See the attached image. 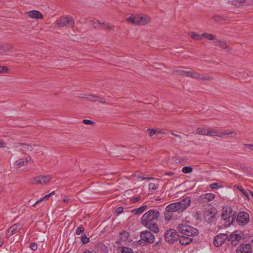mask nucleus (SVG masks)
<instances>
[{
	"mask_svg": "<svg viewBox=\"0 0 253 253\" xmlns=\"http://www.w3.org/2000/svg\"><path fill=\"white\" fill-rule=\"evenodd\" d=\"M137 243L139 245H142V246L146 245V244H147V243L145 242V241L141 238L140 240H139L137 241Z\"/></svg>",
	"mask_w": 253,
	"mask_h": 253,
	"instance_id": "obj_51",
	"label": "nucleus"
},
{
	"mask_svg": "<svg viewBox=\"0 0 253 253\" xmlns=\"http://www.w3.org/2000/svg\"><path fill=\"white\" fill-rule=\"evenodd\" d=\"M43 200H44V199H43V198H41L39 200H37L36 201V202L34 204H33L32 206H34L35 205L39 204L40 202H42V201Z\"/></svg>",
	"mask_w": 253,
	"mask_h": 253,
	"instance_id": "obj_57",
	"label": "nucleus"
},
{
	"mask_svg": "<svg viewBox=\"0 0 253 253\" xmlns=\"http://www.w3.org/2000/svg\"><path fill=\"white\" fill-rule=\"evenodd\" d=\"M122 253H134V252L131 249L123 247L122 249Z\"/></svg>",
	"mask_w": 253,
	"mask_h": 253,
	"instance_id": "obj_40",
	"label": "nucleus"
},
{
	"mask_svg": "<svg viewBox=\"0 0 253 253\" xmlns=\"http://www.w3.org/2000/svg\"><path fill=\"white\" fill-rule=\"evenodd\" d=\"M177 230L180 236V243L182 245H187L191 243L193 240V237L198 235V230L189 225L181 223L177 227Z\"/></svg>",
	"mask_w": 253,
	"mask_h": 253,
	"instance_id": "obj_2",
	"label": "nucleus"
},
{
	"mask_svg": "<svg viewBox=\"0 0 253 253\" xmlns=\"http://www.w3.org/2000/svg\"><path fill=\"white\" fill-rule=\"evenodd\" d=\"M213 79V78L210 76H205L201 74V77L199 80L203 81H211Z\"/></svg>",
	"mask_w": 253,
	"mask_h": 253,
	"instance_id": "obj_37",
	"label": "nucleus"
},
{
	"mask_svg": "<svg viewBox=\"0 0 253 253\" xmlns=\"http://www.w3.org/2000/svg\"><path fill=\"white\" fill-rule=\"evenodd\" d=\"M89 96V94H84L83 96L81 97L82 98H84L87 100L88 97Z\"/></svg>",
	"mask_w": 253,
	"mask_h": 253,
	"instance_id": "obj_60",
	"label": "nucleus"
},
{
	"mask_svg": "<svg viewBox=\"0 0 253 253\" xmlns=\"http://www.w3.org/2000/svg\"><path fill=\"white\" fill-rule=\"evenodd\" d=\"M56 23L59 27L68 26L72 27L74 26L75 21L72 17L68 15L61 16L56 20Z\"/></svg>",
	"mask_w": 253,
	"mask_h": 253,
	"instance_id": "obj_8",
	"label": "nucleus"
},
{
	"mask_svg": "<svg viewBox=\"0 0 253 253\" xmlns=\"http://www.w3.org/2000/svg\"><path fill=\"white\" fill-rule=\"evenodd\" d=\"M237 133L235 131H232L229 129L217 130V135L216 136L223 137L225 135H229L230 137H234Z\"/></svg>",
	"mask_w": 253,
	"mask_h": 253,
	"instance_id": "obj_17",
	"label": "nucleus"
},
{
	"mask_svg": "<svg viewBox=\"0 0 253 253\" xmlns=\"http://www.w3.org/2000/svg\"><path fill=\"white\" fill-rule=\"evenodd\" d=\"M99 102L102 103V104H106V100L103 98H101V97H99V98H98V100Z\"/></svg>",
	"mask_w": 253,
	"mask_h": 253,
	"instance_id": "obj_54",
	"label": "nucleus"
},
{
	"mask_svg": "<svg viewBox=\"0 0 253 253\" xmlns=\"http://www.w3.org/2000/svg\"><path fill=\"white\" fill-rule=\"evenodd\" d=\"M163 237H159V240L157 241L153 245V248L155 250H159L161 247H163Z\"/></svg>",
	"mask_w": 253,
	"mask_h": 253,
	"instance_id": "obj_25",
	"label": "nucleus"
},
{
	"mask_svg": "<svg viewBox=\"0 0 253 253\" xmlns=\"http://www.w3.org/2000/svg\"><path fill=\"white\" fill-rule=\"evenodd\" d=\"M84 253H92V252L88 250H86Z\"/></svg>",
	"mask_w": 253,
	"mask_h": 253,
	"instance_id": "obj_62",
	"label": "nucleus"
},
{
	"mask_svg": "<svg viewBox=\"0 0 253 253\" xmlns=\"http://www.w3.org/2000/svg\"><path fill=\"white\" fill-rule=\"evenodd\" d=\"M28 163V159L26 157H23L17 160L14 162V165L17 168H21L22 167L26 166Z\"/></svg>",
	"mask_w": 253,
	"mask_h": 253,
	"instance_id": "obj_20",
	"label": "nucleus"
},
{
	"mask_svg": "<svg viewBox=\"0 0 253 253\" xmlns=\"http://www.w3.org/2000/svg\"><path fill=\"white\" fill-rule=\"evenodd\" d=\"M202 36H203V37H205L208 40H213L214 39V36L213 35L208 33H204L202 34Z\"/></svg>",
	"mask_w": 253,
	"mask_h": 253,
	"instance_id": "obj_35",
	"label": "nucleus"
},
{
	"mask_svg": "<svg viewBox=\"0 0 253 253\" xmlns=\"http://www.w3.org/2000/svg\"><path fill=\"white\" fill-rule=\"evenodd\" d=\"M192 73H193V72L186 71V77H192Z\"/></svg>",
	"mask_w": 253,
	"mask_h": 253,
	"instance_id": "obj_56",
	"label": "nucleus"
},
{
	"mask_svg": "<svg viewBox=\"0 0 253 253\" xmlns=\"http://www.w3.org/2000/svg\"><path fill=\"white\" fill-rule=\"evenodd\" d=\"M201 77V74H199L197 72H193L192 73V78L195 79L196 80H200Z\"/></svg>",
	"mask_w": 253,
	"mask_h": 253,
	"instance_id": "obj_44",
	"label": "nucleus"
},
{
	"mask_svg": "<svg viewBox=\"0 0 253 253\" xmlns=\"http://www.w3.org/2000/svg\"><path fill=\"white\" fill-rule=\"evenodd\" d=\"M160 213L158 210L152 209L146 212L141 217V224L155 233H158L160 229L157 224Z\"/></svg>",
	"mask_w": 253,
	"mask_h": 253,
	"instance_id": "obj_1",
	"label": "nucleus"
},
{
	"mask_svg": "<svg viewBox=\"0 0 253 253\" xmlns=\"http://www.w3.org/2000/svg\"><path fill=\"white\" fill-rule=\"evenodd\" d=\"M236 219L239 225H245L249 222V214L245 211H240L236 214Z\"/></svg>",
	"mask_w": 253,
	"mask_h": 253,
	"instance_id": "obj_9",
	"label": "nucleus"
},
{
	"mask_svg": "<svg viewBox=\"0 0 253 253\" xmlns=\"http://www.w3.org/2000/svg\"><path fill=\"white\" fill-rule=\"evenodd\" d=\"M203 37V36H202V34H197L195 32H192L191 34V38L197 41L201 40Z\"/></svg>",
	"mask_w": 253,
	"mask_h": 253,
	"instance_id": "obj_29",
	"label": "nucleus"
},
{
	"mask_svg": "<svg viewBox=\"0 0 253 253\" xmlns=\"http://www.w3.org/2000/svg\"><path fill=\"white\" fill-rule=\"evenodd\" d=\"M140 200V196H138V197H133L132 200H131V201L133 203H136L137 202H138L139 200Z\"/></svg>",
	"mask_w": 253,
	"mask_h": 253,
	"instance_id": "obj_53",
	"label": "nucleus"
},
{
	"mask_svg": "<svg viewBox=\"0 0 253 253\" xmlns=\"http://www.w3.org/2000/svg\"><path fill=\"white\" fill-rule=\"evenodd\" d=\"M84 228L82 225L78 226L76 230V234L77 235H80L82 233L84 232Z\"/></svg>",
	"mask_w": 253,
	"mask_h": 253,
	"instance_id": "obj_34",
	"label": "nucleus"
},
{
	"mask_svg": "<svg viewBox=\"0 0 253 253\" xmlns=\"http://www.w3.org/2000/svg\"><path fill=\"white\" fill-rule=\"evenodd\" d=\"M30 248L32 251H36L38 249V245L35 242H32L30 243Z\"/></svg>",
	"mask_w": 253,
	"mask_h": 253,
	"instance_id": "obj_43",
	"label": "nucleus"
},
{
	"mask_svg": "<svg viewBox=\"0 0 253 253\" xmlns=\"http://www.w3.org/2000/svg\"><path fill=\"white\" fill-rule=\"evenodd\" d=\"M83 122L84 123V124H85V125H94L95 123L94 122H93V121H91V120H87V119H84L83 120Z\"/></svg>",
	"mask_w": 253,
	"mask_h": 253,
	"instance_id": "obj_47",
	"label": "nucleus"
},
{
	"mask_svg": "<svg viewBox=\"0 0 253 253\" xmlns=\"http://www.w3.org/2000/svg\"><path fill=\"white\" fill-rule=\"evenodd\" d=\"M162 133V132L161 131L156 130V134H158V133H159V134H161V133Z\"/></svg>",
	"mask_w": 253,
	"mask_h": 253,
	"instance_id": "obj_63",
	"label": "nucleus"
},
{
	"mask_svg": "<svg viewBox=\"0 0 253 253\" xmlns=\"http://www.w3.org/2000/svg\"><path fill=\"white\" fill-rule=\"evenodd\" d=\"M89 96V94H84L83 96L81 97L82 98H84L87 100L88 97Z\"/></svg>",
	"mask_w": 253,
	"mask_h": 253,
	"instance_id": "obj_59",
	"label": "nucleus"
},
{
	"mask_svg": "<svg viewBox=\"0 0 253 253\" xmlns=\"http://www.w3.org/2000/svg\"><path fill=\"white\" fill-rule=\"evenodd\" d=\"M208 129L203 127H198L196 129V132L199 134L207 135Z\"/></svg>",
	"mask_w": 253,
	"mask_h": 253,
	"instance_id": "obj_30",
	"label": "nucleus"
},
{
	"mask_svg": "<svg viewBox=\"0 0 253 253\" xmlns=\"http://www.w3.org/2000/svg\"><path fill=\"white\" fill-rule=\"evenodd\" d=\"M6 143L3 141H0V148H5L6 147Z\"/></svg>",
	"mask_w": 253,
	"mask_h": 253,
	"instance_id": "obj_55",
	"label": "nucleus"
},
{
	"mask_svg": "<svg viewBox=\"0 0 253 253\" xmlns=\"http://www.w3.org/2000/svg\"><path fill=\"white\" fill-rule=\"evenodd\" d=\"M173 212L171 210H168L167 206L164 213L165 219L168 221H170L173 217Z\"/></svg>",
	"mask_w": 253,
	"mask_h": 253,
	"instance_id": "obj_24",
	"label": "nucleus"
},
{
	"mask_svg": "<svg viewBox=\"0 0 253 253\" xmlns=\"http://www.w3.org/2000/svg\"><path fill=\"white\" fill-rule=\"evenodd\" d=\"M204 207V218L208 222L211 223L215 219V216L217 213V210L216 208L211 204H205Z\"/></svg>",
	"mask_w": 253,
	"mask_h": 253,
	"instance_id": "obj_6",
	"label": "nucleus"
},
{
	"mask_svg": "<svg viewBox=\"0 0 253 253\" xmlns=\"http://www.w3.org/2000/svg\"><path fill=\"white\" fill-rule=\"evenodd\" d=\"M210 187L212 189H217L221 187V186L218 183H212L210 184Z\"/></svg>",
	"mask_w": 253,
	"mask_h": 253,
	"instance_id": "obj_39",
	"label": "nucleus"
},
{
	"mask_svg": "<svg viewBox=\"0 0 253 253\" xmlns=\"http://www.w3.org/2000/svg\"><path fill=\"white\" fill-rule=\"evenodd\" d=\"M146 131L148 133L150 136H152L154 134H156V130L154 128H148Z\"/></svg>",
	"mask_w": 253,
	"mask_h": 253,
	"instance_id": "obj_42",
	"label": "nucleus"
},
{
	"mask_svg": "<svg viewBox=\"0 0 253 253\" xmlns=\"http://www.w3.org/2000/svg\"><path fill=\"white\" fill-rule=\"evenodd\" d=\"M244 145L250 149L251 151H253V144H244Z\"/></svg>",
	"mask_w": 253,
	"mask_h": 253,
	"instance_id": "obj_52",
	"label": "nucleus"
},
{
	"mask_svg": "<svg viewBox=\"0 0 253 253\" xmlns=\"http://www.w3.org/2000/svg\"><path fill=\"white\" fill-rule=\"evenodd\" d=\"M158 188V186L154 183H150L149 184V189L150 191L153 192Z\"/></svg>",
	"mask_w": 253,
	"mask_h": 253,
	"instance_id": "obj_38",
	"label": "nucleus"
},
{
	"mask_svg": "<svg viewBox=\"0 0 253 253\" xmlns=\"http://www.w3.org/2000/svg\"><path fill=\"white\" fill-rule=\"evenodd\" d=\"M217 135V130L212 129H208L207 132V135L208 136H216Z\"/></svg>",
	"mask_w": 253,
	"mask_h": 253,
	"instance_id": "obj_33",
	"label": "nucleus"
},
{
	"mask_svg": "<svg viewBox=\"0 0 253 253\" xmlns=\"http://www.w3.org/2000/svg\"><path fill=\"white\" fill-rule=\"evenodd\" d=\"M236 211H233L230 206H226L222 209L221 218L225 221L227 226H230L235 220Z\"/></svg>",
	"mask_w": 253,
	"mask_h": 253,
	"instance_id": "obj_4",
	"label": "nucleus"
},
{
	"mask_svg": "<svg viewBox=\"0 0 253 253\" xmlns=\"http://www.w3.org/2000/svg\"><path fill=\"white\" fill-rule=\"evenodd\" d=\"M241 192V193L246 197L247 199L249 201L250 200V196L248 193V192L242 186L240 185L235 186Z\"/></svg>",
	"mask_w": 253,
	"mask_h": 253,
	"instance_id": "obj_26",
	"label": "nucleus"
},
{
	"mask_svg": "<svg viewBox=\"0 0 253 253\" xmlns=\"http://www.w3.org/2000/svg\"><path fill=\"white\" fill-rule=\"evenodd\" d=\"M51 179V177L48 175H40L36 176L31 180V183L32 184H46Z\"/></svg>",
	"mask_w": 253,
	"mask_h": 253,
	"instance_id": "obj_11",
	"label": "nucleus"
},
{
	"mask_svg": "<svg viewBox=\"0 0 253 253\" xmlns=\"http://www.w3.org/2000/svg\"><path fill=\"white\" fill-rule=\"evenodd\" d=\"M8 71V68L6 66H0V73H5Z\"/></svg>",
	"mask_w": 253,
	"mask_h": 253,
	"instance_id": "obj_46",
	"label": "nucleus"
},
{
	"mask_svg": "<svg viewBox=\"0 0 253 253\" xmlns=\"http://www.w3.org/2000/svg\"><path fill=\"white\" fill-rule=\"evenodd\" d=\"M129 233L126 231H123L120 233V240L121 243L126 242L127 241Z\"/></svg>",
	"mask_w": 253,
	"mask_h": 253,
	"instance_id": "obj_23",
	"label": "nucleus"
},
{
	"mask_svg": "<svg viewBox=\"0 0 253 253\" xmlns=\"http://www.w3.org/2000/svg\"><path fill=\"white\" fill-rule=\"evenodd\" d=\"M212 19L213 20L217 22L225 20V18L223 16L218 14L214 15L213 16Z\"/></svg>",
	"mask_w": 253,
	"mask_h": 253,
	"instance_id": "obj_28",
	"label": "nucleus"
},
{
	"mask_svg": "<svg viewBox=\"0 0 253 253\" xmlns=\"http://www.w3.org/2000/svg\"><path fill=\"white\" fill-rule=\"evenodd\" d=\"M97 24H99L100 25H104V23H102L99 22L98 20H97L96 21H94L92 23V25L93 26V27L94 28H96L97 27Z\"/></svg>",
	"mask_w": 253,
	"mask_h": 253,
	"instance_id": "obj_49",
	"label": "nucleus"
},
{
	"mask_svg": "<svg viewBox=\"0 0 253 253\" xmlns=\"http://www.w3.org/2000/svg\"><path fill=\"white\" fill-rule=\"evenodd\" d=\"M70 201V199L69 198H64L63 199V202L64 203H68L69 202V201Z\"/></svg>",
	"mask_w": 253,
	"mask_h": 253,
	"instance_id": "obj_58",
	"label": "nucleus"
},
{
	"mask_svg": "<svg viewBox=\"0 0 253 253\" xmlns=\"http://www.w3.org/2000/svg\"><path fill=\"white\" fill-rule=\"evenodd\" d=\"M253 3L252 1H248L247 0H233L231 2L232 5L238 7H243L244 6L251 5Z\"/></svg>",
	"mask_w": 253,
	"mask_h": 253,
	"instance_id": "obj_18",
	"label": "nucleus"
},
{
	"mask_svg": "<svg viewBox=\"0 0 253 253\" xmlns=\"http://www.w3.org/2000/svg\"><path fill=\"white\" fill-rule=\"evenodd\" d=\"M55 194V191H52L51 193L48 194H46L45 195L44 197H43V199H44L45 200H48L50 197H51L52 195H54Z\"/></svg>",
	"mask_w": 253,
	"mask_h": 253,
	"instance_id": "obj_45",
	"label": "nucleus"
},
{
	"mask_svg": "<svg viewBox=\"0 0 253 253\" xmlns=\"http://www.w3.org/2000/svg\"><path fill=\"white\" fill-rule=\"evenodd\" d=\"M126 21L128 23L136 25H145L150 22L151 19L149 16L145 15L131 14L126 18Z\"/></svg>",
	"mask_w": 253,
	"mask_h": 253,
	"instance_id": "obj_5",
	"label": "nucleus"
},
{
	"mask_svg": "<svg viewBox=\"0 0 253 253\" xmlns=\"http://www.w3.org/2000/svg\"><path fill=\"white\" fill-rule=\"evenodd\" d=\"M193 169L190 166L184 167L182 169V171L184 173H190L192 172Z\"/></svg>",
	"mask_w": 253,
	"mask_h": 253,
	"instance_id": "obj_31",
	"label": "nucleus"
},
{
	"mask_svg": "<svg viewBox=\"0 0 253 253\" xmlns=\"http://www.w3.org/2000/svg\"><path fill=\"white\" fill-rule=\"evenodd\" d=\"M22 147V150L25 153H26L28 152H31L33 150V147L30 144H28L26 143H17L16 144V147Z\"/></svg>",
	"mask_w": 253,
	"mask_h": 253,
	"instance_id": "obj_21",
	"label": "nucleus"
},
{
	"mask_svg": "<svg viewBox=\"0 0 253 253\" xmlns=\"http://www.w3.org/2000/svg\"><path fill=\"white\" fill-rule=\"evenodd\" d=\"M81 241L83 244H86L89 242L90 239L89 238L87 237L85 234H84L81 236Z\"/></svg>",
	"mask_w": 253,
	"mask_h": 253,
	"instance_id": "obj_32",
	"label": "nucleus"
},
{
	"mask_svg": "<svg viewBox=\"0 0 253 253\" xmlns=\"http://www.w3.org/2000/svg\"><path fill=\"white\" fill-rule=\"evenodd\" d=\"M250 194H251V196H252L253 197V191H250Z\"/></svg>",
	"mask_w": 253,
	"mask_h": 253,
	"instance_id": "obj_64",
	"label": "nucleus"
},
{
	"mask_svg": "<svg viewBox=\"0 0 253 253\" xmlns=\"http://www.w3.org/2000/svg\"><path fill=\"white\" fill-rule=\"evenodd\" d=\"M4 241L2 238H0V247H1L3 244Z\"/></svg>",
	"mask_w": 253,
	"mask_h": 253,
	"instance_id": "obj_61",
	"label": "nucleus"
},
{
	"mask_svg": "<svg viewBox=\"0 0 253 253\" xmlns=\"http://www.w3.org/2000/svg\"><path fill=\"white\" fill-rule=\"evenodd\" d=\"M186 71L183 70H176L174 71V73L182 76H186Z\"/></svg>",
	"mask_w": 253,
	"mask_h": 253,
	"instance_id": "obj_41",
	"label": "nucleus"
},
{
	"mask_svg": "<svg viewBox=\"0 0 253 253\" xmlns=\"http://www.w3.org/2000/svg\"><path fill=\"white\" fill-rule=\"evenodd\" d=\"M148 209V206L147 205H143L138 208H135L131 211V212L135 215H139Z\"/></svg>",
	"mask_w": 253,
	"mask_h": 253,
	"instance_id": "obj_22",
	"label": "nucleus"
},
{
	"mask_svg": "<svg viewBox=\"0 0 253 253\" xmlns=\"http://www.w3.org/2000/svg\"><path fill=\"white\" fill-rule=\"evenodd\" d=\"M26 14L32 18L42 19L43 18V15L40 11L35 10L27 12Z\"/></svg>",
	"mask_w": 253,
	"mask_h": 253,
	"instance_id": "obj_19",
	"label": "nucleus"
},
{
	"mask_svg": "<svg viewBox=\"0 0 253 253\" xmlns=\"http://www.w3.org/2000/svg\"><path fill=\"white\" fill-rule=\"evenodd\" d=\"M191 202L190 198L187 197L179 202L169 205L167 206V210H171L172 212L181 213L190 206Z\"/></svg>",
	"mask_w": 253,
	"mask_h": 253,
	"instance_id": "obj_3",
	"label": "nucleus"
},
{
	"mask_svg": "<svg viewBox=\"0 0 253 253\" xmlns=\"http://www.w3.org/2000/svg\"><path fill=\"white\" fill-rule=\"evenodd\" d=\"M228 235L227 234H219L217 235L213 241V244L216 247L221 246L226 240L227 241Z\"/></svg>",
	"mask_w": 253,
	"mask_h": 253,
	"instance_id": "obj_12",
	"label": "nucleus"
},
{
	"mask_svg": "<svg viewBox=\"0 0 253 253\" xmlns=\"http://www.w3.org/2000/svg\"><path fill=\"white\" fill-rule=\"evenodd\" d=\"M236 253H253V249L250 244H241L236 249Z\"/></svg>",
	"mask_w": 253,
	"mask_h": 253,
	"instance_id": "obj_13",
	"label": "nucleus"
},
{
	"mask_svg": "<svg viewBox=\"0 0 253 253\" xmlns=\"http://www.w3.org/2000/svg\"><path fill=\"white\" fill-rule=\"evenodd\" d=\"M22 228V225L20 223H17L11 226L7 230L6 235L7 237L16 234Z\"/></svg>",
	"mask_w": 253,
	"mask_h": 253,
	"instance_id": "obj_15",
	"label": "nucleus"
},
{
	"mask_svg": "<svg viewBox=\"0 0 253 253\" xmlns=\"http://www.w3.org/2000/svg\"><path fill=\"white\" fill-rule=\"evenodd\" d=\"M214 43L222 48H226L227 47L226 42L223 40H216Z\"/></svg>",
	"mask_w": 253,
	"mask_h": 253,
	"instance_id": "obj_27",
	"label": "nucleus"
},
{
	"mask_svg": "<svg viewBox=\"0 0 253 253\" xmlns=\"http://www.w3.org/2000/svg\"><path fill=\"white\" fill-rule=\"evenodd\" d=\"M151 231V230H146L140 232V238L144 240L147 244H152L155 242V236Z\"/></svg>",
	"mask_w": 253,
	"mask_h": 253,
	"instance_id": "obj_10",
	"label": "nucleus"
},
{
	"mask_svg": "<svg viewBox=\"0 0 253 253\" xmlns=\"http://www.w3.org/2000/svg\"><path fill=\"white\" fill-rule=\"evenodd\" d=\"M124 209L122 207H119L117 208L116 211L118 214H121L123 212Z\"/></svg>",
	"mask_w": 253,
	"mask_h": 253,
	"instance_id": "obj_50",
	"label": "nucleus"
},
{
	"mask_svg": "<svg viewBox=\"0 0 253 253\" xmlns=\"http://www.w3.org/2000/svg\"><path fill=\"white\" fill-rule=\"evenodd\" d=\"M241 239V235L238 233V231H235L230 235H228L227 241L230 242L232 245L235 246L238 244Z\"/></svg>",
	"mask_w": 253,
	"mask_h": 253,
	"instance_id": "obj_14",
	"label": "nucleus"
},
{
	"mask_svg": "<svg viewBox=\"0 0 253 253\" xmlns=\"http://www.w3.org/2000/svg\"><path fill=\"white\" fill-rule=\"evenodd\" d=\"M180 236L173 229L167 230L165 233V241L169 243L173 244L178 240L180 241Z\"/></svg>",
	"mask_w": 253,
	"mask_h": 253,
	"instance_id": "obj_7",
	"label": "nucleus"
},
{
	"mask_svg": "<svg viewBox=\"0 0 253 253\" xmlns=\"http://www.w3.org/2000/svg\"><path fill=\"white\" fill-rule=\"evenodd\" d=\"M137 178L141 180H149L151 179V178L149 177H144L140 175H138L137 176Z\"/></svg>",
	"mask_w": 253,
	"mask_h": 253,
	"instance_id": "obj_48",
	"label": "nucleus"
},
{
	"mask_svg": "<svg viewBox=\"0 0 253 253\" xmlns=\"http://www.w3.org/2000/svg\"><path fill=\"white\" fill-rule=\"evenodd\" d=\"M87 97H88V99H87L88 100L92 101V102H96L98 100V98H99V96L89 94V96Z\"/></svg>",
	"mask_w": 253,
	"mask_h": 253,
	"instance_id": "obj_36",
	"label": "nucleus"
},
{
	"mask_svg": "<svg viewBox=\"0 0 253 253\" xmlns=\"http://www.w3.org/2000/svg\"><path fill=\"white\" fill-rule=\"evenodd\" d=\"M215 198V195L211 193H206L201 195L199 198L201 203H207L212 201Z\"/></svg>",
	"mask_w": 253,
	"mask_h": 253,
	"instance_id": "obj_16",
	"label": "nucleus"
}]
</instances>
